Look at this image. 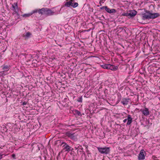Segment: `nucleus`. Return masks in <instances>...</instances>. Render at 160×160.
Returning a JSON list of instances; mask_svg holds the SVG:
<instances>
[{
    "mask_svg": "<svg viewBox=\"0 0 160 160\" xmlns=\"http://www.w3.org/2000/svg\"><path fill=\"white\" fill-rule=\"evenodd\" d=\"M75 114L78 115L79 116H82L80 112L78 110H75L74 111Z\"/></svg>",
    "mask_w": 160,
    "mask_h": 160,
    "instance_id": "obj_16",
    "label": "nucleus"
},
{
    "mask_svg": "<svg viewBox=\"0 0 160 160\" xmlns=\"http://www.w3.org/2000/svg\"><path fill=\"white\" fill-rule=\"evenodd\" d=\"M132 118L131 117L130 115H129L128 116L127 121V125H130L132 122Z\"/></svg>",
    "mask_w": 160,
    "mask_h": 160,
    "instance_id": "obj_13",
    "label": "nucleus"
},
{
    "mask_svg": "<svg viewBox=\"0 0 160 160\" xmlns=\"http://www.w3.org/2000/svg\"><path fill=\"white\" fill-rule=\"evenodd\" d=\"M106 8V11L108 13H114L116 12L117 11L115 9H110V8H108V7L107 6V7L105 8Z\"/></svg>",
    "mask_w": 160,
    "mask_h": 160,
    "instance_id": "obj_9",
    "label": "nucleus"
},
{
    "mask_svg": "<svg viewBox=\"0 0 160 160\" xmlns=\"http://www.w3.org/2000/svg\"><path fill=\"white\" fill-rule=\"evenodd\" d=\"M3 155L2 153H0V160L2 158V156Z\"/></svg>",
    "mask_w": 160,
    "mask_h": 160,
    "instance_id": "obj_28",
    "label": "nucleus"
},
{
    "mask_svg": "<svg viewBox=\"0 0 160 160\" xmlns=\"http://www.w3.org/2000/svg\"><path fill=\"white\" fill-rule=\"evenodd\" d=\"M39 14L41 15L44 14L47 16L52 15L54 13V12L47 8H42L39 9Z\"/></svg>",
    "mask_w": 160,
    "mask_h": 160,
    "instance_id": "obj_2",
    "label": "nucleus"
},
{
    "mask_svg": "<svg viewBox=\"0 0 160 160\" xmlns=\"http://www.w3.org/2000/svg\"><path fill=\"white\" fill-rule=\"evenodd\" d=\"M27 103L26 102H22V104L23 105H26L27 104Z\"/></svg>",
    "mask_w": 160,
    "mask_h": 160,
    "instance_id": "obj_29",
    "label": "nucleus"
},
{
    "mask_svg": "<svg viewBox=\"0 0 160 160\" xmlns=\"http://www.w3.org/2000/svg\"><path fill=\"white\" fill-rule=\"evenodd\" d=\"M9 67L8 66H4L3 68V69L5 71L8 70Z\"/></svg>",
    "mask_w": 160,
    "mask_h": 160,
    "instance_id": "obj_18",
    "label": "nucleus"
},
{
    "mask_svg": "<svg viewBox=\"0 0 160 160\" xmlns=\"http://www.w3.org/2000/svg\"><path fill=\"white\" fill-rule=\"evenodd\" d=\"M15 157H16V155H15V154H12V157L13 158H15Z\"/></svg>",
    "mask_w": 160,
    "mask_h": 160,
    "instance_id": "obj_30",
    "label": "nucleus"
},
{
    "mask_svg": "<svg viewBox=\"0 0 160 160\" xmlns=\"http://www.w3.org/2000/svg\"><path fill=\"white\" fill-rule=\"evenodd\" d=\"M78 4L77 2H75L74 4L72 3V7L74 8H76L78 6Z\"/></svg>",
    "mask_w": 160,
    "mask_h": 160,
    "instance_id": "obj_19",
    "label": "nucleus"
},
{
    "mask_svg": "<svg viewBox=\"0 0 160 160\" xmlns=\"http://www.w3.org/2000/svg\"><path fill=\"white\" fill-rule=\"evenodd\" d=\"M39 9H36V10H35L33 11L31 13L32 14L33 13H37V12H38V13H39Z\"/></svg>",
    "mask_w": 160,
    "mask_h": 160,
    "instance_id": "obj_20",
    "label": "nucleus"
},
{
    "mask_svg": "<svg viewBox=\"0 0 160 160\" xmlns=\"http://www.w3.org/2000/svg\"><path fill=\"white\" fill-rule=\"evenodd\" d=\"M98 149L99 152L102 154H108L110 152V148L108 147H105L104 148H98Z\"/></svg>",
    "mask_w": 160,
    "mask_h": 160,
    "instance_id": "obj_3",
    "label": "nucleus"
},
{
    "mask_svg": "<svg viewBox=\"0 0 160 160\" xmlns=\"http://www.w3.org/2000/svg\"><path fill=\"white\" fill-rule=\"evenodd\" d=\"M72 0H71L70 1L67 2L65 4V6L67 7H70L71 6H72Z\"/></svg>",
    "mask_w": 160,
    "mask_h": 160,
    "instance_id": "obj_14",
    "label": "nucleus"
},
{
    "mask_svg": "<svg viewBox=\"0 0 160 160\" xmlns=\"http://www.w3.org/2000/svg\"><path fill=\"white\" fill-rule=\"evenodd\" d=\"M129 98H123L121 102L124 105H127L128 102Z\"/></svg>",
    "mask_w": 160,
    "mask_h": 160,
    "instance_id": "obj_11",
    "label": "nucleus"
},
{
    "mask_svg": "<svg viewBox=\"0 0 160 160\" xmlns=\"http://www.w3.org/2000/svg\"><path fill=\"white\" fill-rule=\"evenodd\" d=\"M111 66V64H107V69H110Z\"/></svg>",
    "mask_w": 160,
    "mask_h": 160,
    "instance_id": "obj_25",
    "label": "nucleus"
},
{
    "mask_svg": "<svg viewBox=\"0 0 160 160\" xmlns=\"http://www.w3.org/2000/svg\"><path fill=\"white\" fill-rule=\"evenodd\" d=\"M160 16L158 13H152L150 11H146L145 13L142 14V18L143 20L154 19Z\"/></svg>",
    "mask_w": 160,
    "mask_h": 160,
    "instance_id": "obj_1",
    "label": "nucleus"
},
{
    "mask_svg": "<svg viewBox=\"0 0 160 160\" xmlns=\"http://www.w3.org/2000/svg\"><path fill=\"white\" fill-rule=\"evenodd\" d=\"M101 67L104 69H107V64L102 65H101Z\"/></svg>",
    "mask_w": 160,
    "mask_h": 160,
    "instance_id": "obj_22",
    "label": "nucleus"
},
{
    "mask_svg": "<svg viewBox=\"0 0 160 160\" xmlns=\"http://www.w3.org/2000/svg\"><path fill=\"white\" fill-rule=\"evenodd\" d=\"M74 133H72L70 131L67 132L65 133V135L73 139H74L75 138V137L74 135Z\"/></svg>",
    "mask_w": 160,
    "mask_h": 160,
    "instance_id": "obj_7",
    "label": "nucleus"
},
{
    "mask_svg": "<svg viewBox=\"0 0 160 160\" xmlns=\"http://www.w3.org/2000/svg\"><path fill=\"white\" fill-rule=\"evenodd\" d=\"M127 121V118H126L123 120V122L124 123H125L126 122V121Z\"/></svg>",
    "mask_w": 160,
    "mask_h": 160,
    "instance_id": "obj_31",
    "label": "nucleus"
},
{
    "mask_svg": "<svg viewBox=\"0 0 160 160\" xmlns=\"http://www.w3.org/2000/svg\"><path fill=\"white\" fill-rule=\"evenodd\" d=\"M107 7V6H103V7L100 8V9L101 10H102L105 9V10H106V8H105Z\"/></svg>",
    "mask_w": 160,
    "mask_h": 160,
    "instance_id": "obj_27",
    "label": "nucleus"
},
{
    "mask_svg": "<svg viewBox=\"0 0 160 160\" xmlns=\"http://www.w3.org/2000/svg\"><path fill=\"white\" fill-rule=\"evenodd\" d=\"M102 1H103V0H100V2H99V4H100V5H97V7H99L100 6H101L102 5L101 3H103Z\"/></svg>",
    "mask_w": 160,
    "mask_h": 160,
    "instance_id": "obj_26",
    "label": "nucleus"
},
{
    "mask_svg": "<svg viewBox=\"0 0 160 160\" xmlns=\"http://www.w3.org/2000/svg\"><path fill=\"white\" fill-rule=\"evenodd\" d=\"M122 15L123 16H128L129 15V12L127 13H123L122 14Z\"/></svg>",
    "mask_w": 160,
    "mask_h": 160,
    "instance_id": "obj_23",
    "label": "nucleus"
},
{
    "mask_svg": "<svg viewBox=\"0 0 160 160\" xmlns=\"http://www.w3.org/2000/svg\"><path fill=\"white\" fill-rule=\"evenodd\" d=\"M137 12L134 10L130 11L129 12V15L130 17H134L136 15Z\"/></svg>",
    "mask_w": 160,
    "mask_h": 160,
    "instance_id": "obj_10",
    "label": "nucleus"
},
{
    "mask_svg": "<svg viewBox=\"0 0 160 160\" xmlns=\"http://www.w3.org/2000/svg\"><path fill=\"white\" fill-rule=\"evenodd\" d=\"M7 130H8V129H6V128H5V130H4V131H7Z\"/></svg>",
    "mask_w": 160,
    "mask_h": 160,
    "instance_id": "obj_33",
    "label": "nucleus"
},
{
    "mask_svg": "<svg viewBox=\"0 0 160 160\" xmlns=\"http://www.w3.org/2000/svg\"><path fill=\"white\" fill-rule=\"evenodd\" d=\"M31 34L30 32H28L26 33L25 34H23L22 36L25 38V40H26L30 37Z\"/></svg>",
    "mask_w": 160,
    "mask_h": 160,
    "instance_id": "obj_12",
    "label": "nucleus"
},
{
    "mask_svg": "<svg viewBox=\"0 0 160 160\" xmlns=\"http://www.w3.org/2000/svg\"><path fill=\"white\" fill-rule=\"evenodd\" d=\"M82 96H81L80 97H79L78 98L77 101L78 102H82Z\"/></svg>",
    "mask_w": 160,
    "mask_h": 160,
    "instance_id": "obj_21",
    "label": "nucleus"
},
{
    "mask_svg": "<svg viewBox=\"0 0 160 160\" xmlns=\"http://www.w3.org/2000/svg\"><path fill=\"white\" fill-rule=\"evenodd\" d=\"M63 148V150L65 152H69L70 151H72L73 148L72 149L71 147L69 146L65 142H63L61 144V145Z\"/></svg>",
    "mask_w": 160,
    "mask_h": 160,
    "instance_id": "obj_5",
    "label": "nucleus"
},
{
    "mask_svg": "<svg viewBox=\"0 0 160 160\" xmlns=\"http://www.w3.org/2000/svg\"><path fill=\"white\" fill-rule=\"evenodd\" d=\"M146 153L143 149H142L138 155V160H143L145 159Z\"/></svg>",
    "mask_w": 160,
    "mask_h": 160,
    "instance_id": "obj_6",
    "label": "nucleus"
},
{
    "mask_svg": "<svg viewBox=\"0 0 160 160\" xmlns=\"http://www.w3.org/2000/svg\"><path fill=\"white\" fill-rule=\"evenodd\" d=\"M32 15V14L31 13H28V14H25L22 15V16L23 17H28Z\"/></svg>",
    "mask_w": 160,
    "mask_h": 160,
    "instance_id": "obj_17",
    "label": "nucleus"
},
{
    "mask_svg": "<svg viewBox=\"0 0 160 160\" xmlns=\"http://www.w3.org/2000/svg\"><path fill=\"white\" fill-rule=\"evenodd\" d=\"M140 111L142 112L143 114L146 116H148L149 114L148 109L146 108H145L144 109H141Z\"/></svg>",
    "mask_w": 160,
    "mask_h": 160,
    "instance_id": "obj_8",
    "label": "nucleus"
},
{
    "mask_svg": "<svg viewBox=\"0 0 160 160\" xmlns=\"http://www.w3.org/2000/svg\"><path fill=\"white\" fill-rule=\"evenodd\" d=\"M121 95H120L119 96V101H120V100L121 99Z\"/></svg>",
    "mask_w": 160,
    "mask_h": 160,
    "instance_id": "obj_32",
    "label": "nucleus"
},
{
    "mask_svg": "<svg viewBox=\"0 0 160 160\" xmlns=\"http://www.w3.org/2000/svg\"><path fill=\"white\" fill-rule=\"evenodd\" d=\"M152 158L154 160H159V159H157V157L155 156H153L152 157Z\"/></svg>",
    "mask_w": 160,
    "mask_h": 160,
    "instance_id": "obj_24",
    "label": "nucleus"
},
{
    "mask_svg": "<svg viewBox=\"0 0 160 160\" xmlns=\"http://www.w3.org/2000/svg\"><path fill=\"white\" fill-rule=\"evenodd\" d=\"M12 10L14 11L12 13L13 14L17 16V18H18L19 16L18 13V9L17 3H14L13 4H12Z\"/></svg>",
    "mask_w": 160,
    "mask_h": 160,
    "instance_id": "obj_4",
    "label": "nucleus"
},
{
    "mask_svg": "<svg viewBox=\"0 0 160 160\" xmlns=\"http://www.w3.org/2000/svg\"><path fill=\"white\" fill-rule=\"evenodd\" d=\"M118 68V67L117 66L111 65L110 70H112L116 71L117 69Z\"/></svg>",
    "mask_w": 160,
    "mask_h": 160,
    "instance_id": "obj_15",
    "label": "nucleus"
}]
</instances>
